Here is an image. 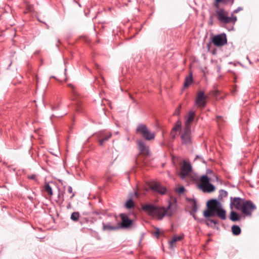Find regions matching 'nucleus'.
Listing matches in <instances>:
<instances>
[{
    "instance_id": "1",
    "label": "nucleus",
    "mask_w": 259,
    "mask_h": 259,
    "mask_svg": "<svg viewBox=\"0 0 259 259\" xmlns=\"http://www.w3.org/2000/svg\"><path fill=\"white\" fill-rule=\"evenodd\" d=\"M171 203L169 202L166 208L158 207L152 204H146L142 205V209L148 215L161 220L164 216H171L174 211L171 208Z\"/></svg>"
},
{
    "instance_id": "2",
    "label": "nucleus",
    "mask_w": 259,
    "mask_h": 259,
    "mask_svg": "<svg viewBox=\"0 0 259 259\" xmlns=\"http://www.w3.org/2000/svg\"><path fill=\"white\" fill-rule=\"evenodd\" d=\"M229 15V13L224 8L219 9L217 10L214 13L215 17L221 24H234L237 21V17L233 15V14H231V16Z\"/></svg>"
},
{
    "instance_id": "3",
    "label": "nucleus",
    "mask_w": 259,
    "mask_h": 259,
    "mask_svg": "<svg viewBox=\"0 0 259 259\" xmlns=\"http://www.w3.org/2000/svg\"><path fill=\"white\" fill-rule=\"evenodd\" d=\"M221 203L217 199H210L206 203L207 209L203 212V216L205 218L215 217V211L220 206Z\"/></svg>"
},
{
    "instance_id": "4",
    "label": "nucleus",
    "mask_w": 259,
    "mask_h": 259,
    "mask_svg": "<svg viewBox=\"0 0 259 259\" xmlns=\"http://www.w3.org/2000/svg\"><path fill=\"white\" fill-rule=\"evenodd\" d=\"M136 133L141 135L146 140H153L155 137L154 133L151 132L146 125L143 123H140L137 125Z\"/></svg>"
},
{
    "instance_id": "5",
    "label": "nucleus",
    "mask_w": 259,
    "mask_h": 259,
    "mask_svg": "<svg viewBox=\"0 0 259 259\" xmlns=\"http://www.w3.org/2000/svg\"><path fill=\"white\" fill-rule=\"evenodd\" d=\"M242 205L241 211L245 215L251 216L252 211L256 208L255 205L249 200H245Z\"/></svg>"
},
{
    "instance_id": "6",
    "label": "nucleus",
    "mask_w": 259,
    "mask_h": 259,
    "mask_svg": "<svg viewBox=\"0 0 259 259\" xmlns=\"http://www.w3.org/2000/svg\"><path fill=\"white\" fill-rule=\"evenodd\" d=\"M192 170V167L190 162L183 160V164L180 167L179 176L182 179H184L190 174Z\"/></svg>"
},
{
    "instance_id": "7",
    "label": "nucleus",
    "mask_w": 259,
    "mask_h": 259,
    "mask_svg": "<svg viewBox=\"0 0 259 259\" xmlns=\"http://www.w3.org/2000/svg\"><path fill=\"white\" fill-rule=\"evenodd\" d=\"M204 92L203 91H199L197 93L195 104L198 107L203 108L206 105L207 96H205Z\"/></svg>"
},
{
    "instance_id": "8",
    "label": "nucleus",
    "mask_w": 259,
    "mask_h": 259,
    "mask_svg": "<svg viewBox=\"0 0 259 259\" xmlns=\"http://www.w3.org/2000/svg\"><path fill=\"white\" fill-rule=\"evenodd\" d=\"M212 42L216 46H223L227 44V39L225 33H221L213 37Z\"/></svg>"
},
{
    "instance_id": "9",
    "label": "nucleus",
    "mask_w": 259,
    "mask_h": 259,
    "mask_svg": "<svg viewBox=\"0 0 259 259\" xmlns=\"http://www.w3.org/2000/svg\"><path fill=\"white\" fill-rule=\"evenodd\" d=\"M245 201L244 199L240 197H233L230 198V207L233 208L234 207L236 209L241 210L242 208V205Z\"/></svg>"
},
{
    "instance_id": "10",
    "label": "nucleus",
    "mask_w": 259,
    "mask_h": 259,
    "mask_svg": "<svg viewBox=\"0 0 259 259\" xmlns=\"http://www.w3.org/2000/svg\"><path fill=\"white\" fill-rule=\"evenodd\" d=\"M182 144L187 145L191 143V128L184 127L183 133L181 135Z\"/></svg>"
},
{
    "instance_id": "11",
    "label": "nucleus",
    "mask_w": 259,
    "mask_h": 259,
    "mask_svg": "<svg viewBox=\"0 0 259 259\" xmlns=\"http://www.w3.org/2000/svg\"><path fill=\"white\" fill-rule=\"evenodd\" d=\"M119 216L121 219V224L118 225L120 226V228H129L132 226L133 221L128 218L127 214L120 213Z\"/></svg>"
},
{
    "instance_id": "12",
    "label": "nucleus",
    "mask_w": 259,
    "mask_h": 259,
    "mask_svg": "<svg viewBox=\"0 0 259 259\" xmlns=\"http://www.w3.org/2000/svg\"><path fill=\"white\" fill-rule=\"evenodd\" d=\"M149 187L150 189L154 192H156L160 194H164L166 191L165 187L161 186L160 184L152 182L149 183Z\"/></svg>"
},
{
    "instance_id": "13",
    "label": "nucleus",
    "mask_w": 259,
    "mask_h": 259,
    "mask_svg": "<svg viewBox=\"0 0 259 259\" xmlns=\"http://www.w3.org/2000/svg\"><path fill=\"white\" fill-rule=\"evenodd\" d=\"M195 116V112L193 110H190L187 115L185 117V126L184 127L191 128V123L193 122Z\"/></svg>"
},
{
    "instance_id": "14",
    "label": "nucleus",
    "mask_w": 259,
    "mask_h": 259,
    "mask_svg": "<svg viewBox=\"0 0 259 259\" xmlns=\"http://www.w3.org/2000/svg\"><path fill=\"white\" fill-rule=\"evenodd\" d=\"M215 216H217L219 218L222 220H225L226 219V210L222 208V206H220L217 210L215 211Z\"/></svg>"
},
{
    "instance_id": "15",
    "label": "nucleus",
    "mask_w": 259,
    "mask_h": 259,
    "mask_svg": "<svg viewBox=\"0 0 259 259\" xmlns=\"http://www.w3.org/2000/svg\"><path fill=\"white\" fill-rule=\"evenodd\" d=\"M137 144L141 152L148 153V147L146 146V143L143 140H140L138 141Z\"/></svg>"
},
{
    "instance_id": "16",
    "label": "nucleus",
    "mask_w": 259,
    "mask_h": 259,
    "mask_svg": "<svg viewBox=\"0 0 259 259\" xmlns=\"http://www.w3.org/2000/svg\"><path fill=\"white\" fill-rule=\"evenodd\" d=\"M120 229L119 225L114 226H112L110 223H103V230L113 231L116 230Z\"/></svg>"
},
{
    "instance_id": "17",
    "label": "nucleus",
    "mask_w": 259,
    "mask_h": 259,
    "mask_svg": "<svg viewBox=\"0 0 259 259\" xmlns=\"http://www.w3.org/2000/svg\"><path fill=\"white\" fill-rule=\"evenodd\" d=\"M201 184L198 185L199 189L205 187V185L209 183V179L206 175H203L200 179Z\"/></svg>"
},
{
    "instance_id": "18",
    "label": "nucleus",
    "mask_w": 259,
    "mask_h": 259,
    "mask_svg": "<svg viewBox=\"0 0 259 259\" xmlns=\"http://www.w3.org/2000/svg\"><path fill=\"white\" fill-rule=\"evenodd\" d=\"M206 225L210 227L214 228L216 225L219 224V222L217 220L211 219L209 218H206L205 220Z\"/></svg>"
},
{
    "instance_id": "19",
    "label": "nucleus",
    "mask_w": 259,
    "mask_h": 259,
    "mask_svg": "<svg viewBox=\"0 0 259 259\" xmlns=\"http://www.w3.org/2000/svg\"><path fill=\"white\" fill-rule=\"evenodd\" d=\"M200 189L204 192L210 193L215 190V187L213 185L209 183L205 185V187L200 188Z\"/></svg>"
},
{
    "instance_id": "20",
    "label": "nucleus",
    "mask_w": 259,
    "mask_h": 259,
    "mask_svg": "<svg viewBox=\"0 0 259 259\" xmlns=\"http://www.w3.org/2000/svg\"><path fill=\"white\" fill-rule=\"evenodd\" d=\"M74 105L75 110L78 112H82L83 110V105H82V102L79 99H76L74 101Z\"/></svg>"
},
{
    "instance_id": "21",
    "label": "nucleus",
    "mask_w": 259,
    "mask_h": 259,
    "mask_svg": "<svg viewBox=\"0 0 259 259\" xmlns=\"http://www.w3.org/2000/svg\"><path fill=\"white\" fill-rule=\"evenodd\" d=\"M198 209V206L197 204L196 201L195 200H193V204L191 207L190 214L193 216V217L196 219L195 213L197 212Z\"/></svg>"
},
{
    "instance_id": "22",
    "label": "nucleus",
    "mask_w": 259,
    "mask_h": 259,
    "mask_svg": "<svg viewBox=\"0 0 259 259\" xmlns=\"http://www.w3.org/2000/svg\"><path fill=\"white\" fill-rule=\"evenodd\" d=\"M230 219L233 222L239 221L241 220V216L234 211L230 212Z\"/></svg>"
},
{
    "instance_id": "23",
    "label": "nucleus",
    "mask_w": 259,
    "mask_h": 259,
    "mask_svg": "<svg viewBox=\"0 0 259 259\" xmlns=\"http://www.w3.org/2000/svg\"><path fill=\"white\" fill-rule=\"evenodd\" d=\"M58 194L57 196L58 199L56 200V202L60 203H62L64 200V191H61L60 188H58Z\"/></svg>"
},
{
    "instance_id": "24",
    "label": "nucleus",
    "mask_w": 259,
    "mask_h": 259,
    "mask_svg": "<svg viewBox=\"0 0 259 259\" xmlns=\"http://www.w3.org/2000/svg\"><path fill=\"white\" fill-rule=\"evenodd\" d=\"M193 82L192 74L191 73L189 76H187L185 78L183 88H187Z\"/></svg>"
},
{
    "instance_id": "25",
    "label": "nucleus",
    "mask_w": 259,
    "mask_h": 259,
    "mask_svg": "<svg viewBox=\"0 0 259 259\" xmlns=\"http://www.w3.org/2000/svg\"><path fill=\"white\" fill-rule=\"evenodd\" d=\"M184 235L180 236H174L169 241V243L171 248L173 247V245L176 242L181 240L183 238Z\"/></svg>"
},
{
    "instance_id": "26",
    "label": "nucleus",
    "mask_w": 259,
    "mask_h": 259,
    "mask_svg": "<svg viewBox=\"0 0 259 259\" xmlns=\"http://www.w3.org/2000/svg\"><path fill=\"white\" fill-rule=\"evenodd\" d=\"M111 136H112L111 133H109L105 135L104 136V137L100 138V139L99 140V143L100 145L103 146L104 143L105 141L108 140L109 139L111 138Z\"/></svg>"
},
{
    "instance_id": "27",
    "label": "nucleus",
    "mask_w": 259,
    "mask_h": 259,
    "mask_svg": "<svg viewBox=\"0 0 259 259\" xmlns=\"http://www.w3.org/2000/svg\"><path fill=\"white\" fill-rule=\"evenodd\" d=\"M231 229L232 233L235 235H238L241 233V229L237 225H233Z\"/></svg>"
},
{
    "instance_id": "28",
    "label": "nucleus",
    "mask_w": 259,
    "mask_h": 259,
    "mask_svg": "<svg viewBox=\"0 0 259 259\" xmlns=\"http://www.w3.org/2000/svg\"><path fill=\"white\" fill-rule=\"evenodd\" d=\"M181 127H182V122H181V120L179 119L176 122V123H175L174 126L172 127V130H173V131H176L178 132V131H180L181 130Z\"/></svg>"
},
{
    "instance_id": "29",
    "label": "nucleus",
    "mask_w": 259,
    "mask_h": 259,
    "mask_svg": "<svg viewBox=\"0 0 259 259\" xmlns=\"http://www.w3.org/2000/svg\"><path fill=\"white\" fill-rule=\"evenodd\" d=\"M155 231L152 232V233L157 238H158L160 235H164V232L161 231L158 228L155 227Z\"/></svg>"
},
{
    "instance_id": "30",
    "label": "nucleus",
    "mask_w": 259,
    "mask_h": 259,
    "mask_svg": "<svg viewBox=\"0 0 259 259\" xmlns=\"http://www.w3.org/2000/svg\"><path fill=\"white\" fill-rule=\"evenodd\" d=\"M44 187V189H45V191L46 192H47L48 194H49L51 196H52L53 195V193L52 189L49 183H46Z\"/></svg>"
},
{
    "instance_id": "31",
    "label": "nucleus",
    "mask_w": 259,
    "mask_h": 259,
    "mask_svg": "<svg viewBox=\"0 0 259 259\" xmlns=\"http://www.w3.org/2000/svg\"><path fill=\"white\" fill-rule=\"evenodd\" d=\"M79 217H80V214H79V212L75 211V212H73V213H72L71 217H70V219L71 220H72L74 222H77L78 220Z\"/></svg>"
},
{
    "instance_id": "32",
    "label": "nucleus",
    "mask_w": 259,
    "mask_h": 259,
    "mask_svg": "<svg viewBox=\"0 0 259 259\" xmlns=\"http://www.w3.org/2000/svg\"><path fill=\"white\" fill-rule=\"evenodd\" d=\"M228 196V192L224 190H221L219 191V195L218 196V199L219 200H222L224 197H226Z\"/></svg>"
},
{
    "instance_id": "33",
    "label": "nucleus",
    "mask_w": 259,
    "mask_h": 259,
    "mask_svg": "<svg viewBox=\"0 0 259 259\" xmlns=\"http://www.w3.org/2000/svg\"><path fill=\"white\" fill-rule=\"evenodd\" d=\"M125 206L126 208L130 209L134 207V202L132 199H130L126 202Z\"/></svg>"
},
{
    "instance_id": "34",
    "label": "nucleus",
    "mask_w": 259,
    "mask_h": 259,
    "mask_svg": "<svg viewBox=\"0 0 259 259\" xmlns=\"http://www.w3.org/2000/svg\"><path fill=\"white\" fill-rule=\"evenodd\" d=\"M67 192L69 194H71L69 196V199L72 200L75 196V193L73 192L72 188L71 186H69L67 187Z\"/></svg>"
},
{
    "instance_id": "35",
    "label": "nucleus",
    "mask_w": 259,
    "mask_h": 259,
    "mask_svg": "<svg viewBox=\"0 0 259 259\" xmlns=\"http://www.w3.org/2000/svg\"><path fill=\"white\" fill-rule=\"evenodd\" d=\"M181 109V105H179V106L175 110V111L174 113V115H175V116L179 115L180 114Z\"/></svg>"
},
{
    "instance_id": "36",
    "label": "nucleus",
    "mask_w": 259,
    "mask_h": 259,
    "mask_svg": "<svg viewBox=\"0 0 259 259\" xmlns=\"http://www.w3.org/2000/svg\"><path fill=\"white\" fill-rule=\"evenodd\" d=\"M223 1L222 0H214V2L213 3L214 7L218 9L219 8V4L222 2Z\"/></svg>"
},
{
    "instance_id": "37",
    "label": "nucleus",
    "mask_w": 259,
    "mask_h": 259,
    "mask_svg": "<svg viewBox=\"0 0 259 259\" xmlns=\"http://www.w3.org/2000/svg\"><path fill=\"white\" fill-rule=\"evenodd\" d=\"M177 131H173V130L171 129L170 133V135L171 138H172L173 139H175L176 135H177Z\"/></svg>"
},
{
    "instance_id": "38",
    "label": "nucleus",
    "mask_w": 259,
    "mask_h": 259,
    "mask_svg": "<svg viewBox=\"0 0 259 259\" xmlns=\"http://www.w3.org/2000/svg\"><path fill=\"white\" fill-rule=\"evenodd\" d=\"M27 178L29 179H30V180H33L34 181H36L37 180L36 175H35V174H32V175H28L27 176Z\"/></svg>"
},
{
    "instance_id": "39",
    "label": "nucleus",
    "mask_w": 259,
    "mask_h": 259,
    "mask_svg": "<svg viewBox=\"0 0 259 259\" xmlns=\"http://www.w3.org/2000/svg\"><path fill=\"white\" fill-rule=\"evenodd\" d=\"M243 10V8L242 7H238L236 9L234 10L232 13L233 15H234V14H236L238 13L239 11H242Z\"/></svg>"
},
{
    "instance_id": "40",
    "label": "nucleus",
    "mask_w": 259,
    "mask_h": 259,
    "mask_svg": "<svg viewBox=\"0 0 259 259\" xmlns=\"http://www.w3.org/2000/svg\"><path fill=\"white\" fill-rule=\"evenodd\" d=\"M184 190H185L184 187H180L178 189V192L179 193H183L184 192Z\"/></svg>"
},
{
    "instance_id": "41",
    "label": "nucleus",
    "mask_w": 259,
    "mask_h": 259,
    "mask_svg": "<svg viewBox=\"0 0 259 259\" xmlns=\"http://www.w3.org/2000/svg\"><path fill=\"white\" fill-rule=\"evenodd\" d=\"M27 8L28 11H31L32 6L31 5H27Z\"/></svg>"
},
{
    "instance_id": "42",
    "label": "nucleus",
    "mask_w": 259,
    "mask_h": 259,
    "mask_svg": "<svg viewBox=\"0 0 259 259\" xmlns=\"http://www.w3.org/2000/svg\"><path fill=\"white\" fill-rule=\"evenodd\" d=\"M69 202H68V205L67 206V209H69L71 207V201L70 199H69Z\"/></svg>"
},
{
    "instance_id": "43",
    "label": "nucleus",
    "mask_w": 259,
    "mask_h": 259,
    "mask_svg": "<svg viewBox=\"0 0 259 259\" xmlns=\"http://www.w3.org/2000/svg\"><path fill=\"white\" fill-rule=\"evenodd\" d=\"M209 20H210L209 24H211V25H212V23H213V18H212V16H210L209 17Z\"/></svg>"
},
{
    "instance_id": "44",
    "label": "nucleus",
    "mask_w": 259,
    "mask_h": 259,
    "mask_svg": "<svg viewBox=\"0 0 259 259\" xmlns=\"http://www.w3.org/2000/svg\"><path fill=\"white\" fill-rule=\"evenodd\" d=\"M134 195H136V196H138V193H137V192H135L134 193Z\"/></svg>"
},
{
    "instance_id": "45",
    "label": "nucleus",
    "mask_w": 259,
    "mask_h": 259,
    "mask_svg": "<svg viewBox=\"0 0 259 259\" xmlns=\"http://www.w3.org/2000/svg\"><path fill=\"white\" fill-rule=\"evenodd\" d=\"M93 213H95V214H99L98 213H97V212H94Z\"/></svg>"
},
{
    "instance_id": "46",
    "label": "nucleus",
    "mask_w": 259,
    "mask_h": 259,
    "mask_svg": "<svg viewBox=\"0 0 259 259\" xmlns=\"http://www.w3.org/2000/svg\"><path fill=\"white\" fill-rule=\"evenodd\" d=\"M234 0H232V3H234Z\"/></svg>"
},
{
    "instance_id": "47",
    "label": "nucleus",
    "mask_w": 259,
    "mask_h": 259,
    "mask_svg": "<svg viewBox=\"0 0 259 259\" xmlns=\"http://www.w3.org/2000/svg\"><path fill=\"white\" fill-rule=\"evenodd\" d=\"M58 42L59 43H60V40H59V39L58 40Z\"/></svg>"
}]
</instances>
